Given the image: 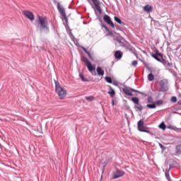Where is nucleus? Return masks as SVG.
Here are the masks:
<instances>
[{
	"label": "nucleus",
	"instance_id": "1",
	"mask_svg": "<svg viewBox=\"0 0 181 181\" xmlns=\"http://www.w3.org/2000/svg\"><path fill=\"white\" fill-rule=\"evenodd\" d=\"M38 20L35 21V26L40 32H44V33H49L50 32V28L49 27V21L47 18L37 16Z\"/></svg>",
	"mask_w": 181,
	"mask_h": 181
},
{
	"label": "nucleus",
	"instance_id": "2",
	"mask_svg": "<svg viewBox=\"0 0 181 181\" xmlns=\"http://www.w3.org/2000/svg\"><path fill=\"white\" fill-rule=\"evenodd\" d=\"M151 56L153 57V59L157 60V62H159L160 63H162L164 66H170V63L166 62L163 59V54H162L160 52H159L158 49L156 50V53H151Z\"/></svg>",
	"mask_w": 181,
	"mask_h": 181
},
{
	"label": "nucleus",
	"instance_id": "3",
	"mask_svg": "<svg viewBox=\"0 0 181 181\" xmlns=\"http://www.w3.org/2000/svg\"><path fill=\"white\" fill-rule=\"evenodd\" d=\"M55 90L56 93L58 94V96L61 100H63L67 95V92L66 91V89L62 88L60 86V84L59 82L55 81Z\"/></svg>",
	"mask_w": 181,
	"mask_h": 181
},
{
	"label": "nucleus",
	"instance_id": "4",
	"mask_svg": "<svg viewBox=\"0 0 181 181\" xmlns=\"http://www.w3.org/2000/svg\"><path fill=\"white\" fill-rule=\"evenodd\" d=\"M169 82L168 81V79H163L160 81L159 86H160V91L161 93H166V91H168L169 87H168Z\"/></svg>",
	"mask_w": 181,
	"mask_h": 181
},
{
	"label": "nucleus",
	"instance_id": "5",
	"mask_svg": "<svg viewBox=\"0 0 181 181\" xmlns=\"http://www.w3.org/2000/svg\"><path fill=\"white\" fill-rule=\"evenodd\" d=\"M145 122H144V119H141L137 123V129L140 132H149L148 130V127H144Z\"/></svg>",
	"mask_w": 181,
	"mask_h": 181
},
{
	"label": "nucleus",
	"instance_id": "6",
	"mask_svg": "<svg viewBox=\"0 0 181 181\" xmlns=\"http://www.w3.org/2000/svg\"><path fill=\"white\" fill-rule=\"evenodd\" d=\"M123 91H124V94H126V95L132 96V95H134V94H132V93H139V94H143L139 90L131 88L128 86H125V88H123Z\"/></svg>",
	"mask_w": 181,
	"mask_h": 181
},
{
	"label": "nucleus",
	"instance_id": "7",
	"mask_svg": "<svg viewBox=\"0 0 181 181\" xmlns=\"http://www.w3.org/2000/svg\"><path fill=\"white\" fill-rule=\"evenodd\" d=\"M57 9L61 16H62L64 21L67 22V16L66 15V10H64V7H63V6L60 4V3H58L57 4Z\"/></svg>",
	"mask_w": 181,
	"mask_h": 181
},
{
	"label": "nucleus",
	"instance_id": "8",
	"mask_svg": "<svg viewBox=\"0 0 181 181\" xmlns=\"http://www.w3.org/2000/svg\"><path fill=\"white\" fill-rule=\"evenodd\" d=\"M103 21H105V22L107 23V25H110L113 29L115 28V25H114L112 21H111V17H110V16L105 14L103 16Z\"/></svg>",
	"mask_w": 181,
	"mask_h": 181
},
{
	"label": "nucleus",
	"instance_id": "9",
	"mask_svg": "<svg viewBox=\"0 0 181 181\" xmlns=\"http://www.w3.org/2000/svg\"><path fill=\"white\" fill-rule=\"evenodd\" d=\"M125 175V172L117 169L115 172H113V177L112 179H118L119 177H122Z\"/></svg>",
	"mask_w": 181,
	"mask_h": 181
},
{
	"label": "nucleus",
	"instance_id": "10",
	"mask_svg": "<svg viewBox=\"0 0 181 181\" xmlns=\"http://www.w3.org/2000/svg\"><path fill=\"white\" fill-rule=\"evenodd\" d=\"M23 15H24V16H26L28 19L30 20L31 22H33V21H35V15L33 14V13L29 11H23Z\"/></svg>",
	"mask_w": 181,
	"mask_h": 181
},
{
	"label": "nucleus",
	"instance_id": "11",
	"mask_svg": "<svg viewBox=\"0 0 181 181\" xmlns=\"http://www.w3.org/2000/svg\"><path fill=\"white\" fill-rule=\"evenodd\" d=\"M86 66L88 67V70H89L90 73H91L93 76H97V73L95 72V66H93L91 62H88Z\"/></svg>",
	"mask_w": 181,
	"mask_h": 181
},
{
	"label": "nucleus",
	"instance_id": "12",
	"mask_svg": "<svg viewBox=\"0 0 181 181\" xmlns=\"http://www.w3.org/2000/svg\"><path fill=\"white\" fill-rule=\"evenodd\" d=\"M146 69L148 71H150V74L148 75V81H153L155 76H153V74H152V69H151L149 66H147Z\"/></svg>",
	"mask_w": 181,
	"mask_h": 181
},
{
	"label": "nucleus",
	"instance_id": "13",
	"mask_svg": "<svg viewBox=\"0 0 181 181\" xmlns=\"http://www.w3.org/2000/svg\"><path fill=\"white\" fill-rule=\"evenodd\" d=\"M122 52L117 50L115 52V59H118L119 60L120 59H122Z\"/></svg>",
	"mask_w": 181,
	"mask_h": 181
},
{
	"label": "nucleus",
	"instance_id": "14",
	"mask_svg": "<svg viewBox=\"0 0 181 181\" xmlns=\"http://www.w3.org/2000/svg\"><path fill=\"white\" fill-rule=\"evenodd\" d=\"M144 10L145 12H146L147 13H151V12H152V6H150L149 4H146V5L144 7Z\"/></svg>",
	"mask_w": 181,
	"mask_h": 181
},
{
	"label": "nucleus",
	"instance_id": "15",
	"mask_svg": "<svg viewBox=\"0 0 181 181\" xmlns=\"http://www.w3.org/2000/svg\"><path fill=\"white\" fill-rule=\"evenodd\" d=\"M96 71L98 76H104V70L103 69V68H101V66H98L96 69Z\"/></svg>",
	"mask_w": 181,
	"mask_h": 181
},
{
	"label": "nucleus",
	"instance_id": "16",
	"mask_svg": "<svg viewBox=\"0 0 181 181\" xmlns=\"http://www.w3.org/2000/svg\"><path fill=\"white\" fill-rule=\"evenodd\" d=\"M109 87L110 90L108 91V94H110V97H114V95H115V90L112 89V87H111L110 86H109Z\"/></svg>",
	"mask_w": 181,
	"mask_h": 181
},
{
	"label": "nucleus",
	"instance_id": "17",
	"mask_svg": "<svg viewBox=\"0 0 181 181\" xmlns=\"http://www.w3.org/2000/svg\"><path fill=\"white\" fill-rule=\"evenodd\" d=\"M114 20L115 21V22L119 23V25H125V23L124 22H122V21H121V18H119L117 16L114 17Z\"/></svg>",
	"mask_w": 181,
	"mask_h": 181
},
{
	"label": "nucleus",
	"instance_id": "18",
	"mask_svg": "<svg viewBox=\"0 0 181 181\" xmlns=\"http://www.w3.org/2000/svg\"><path fill=\"white\" fill-rule=\"evenodd\" d=\"M81 62H83V63H86V65H88V63H90V61H88V59L86 57H81Z\"/></svg>",
	"mask_w": 181,
	"mask_h": 181
},
{
	"label": "nucleus",
	"instance_id": "19",
	"mask_svg": "<svg viewBox=\"0 0 181 181\" xmlns=\"http://www.w3.org/2000/svg\"><path fill=\"white\" fill-rule=\"evenodd\" d=\"M134 108H136L137 110H139V111H142V110H144V107L142 106V105L139 103L136 104V105L134 106Z\"/></svg>",
	"mask_w": 181,
	"mask_h": 181
},
{
	"label": "nucleus",
	"instance_id": "20",
	"mask_svg": "<svg viewBox=\"0 0 181 181\" xmlns=\"http://www.w3.org/2000/svg\"><path fill=\"white\" fill-rule=\"evenodd\" d=\"M105 81H107V83H109L110 84H112V78H111V77L105 76Z\"/></svg>",
	"mask_w": 181,
	"mask_h": 181
},
{
	"label": "nucleus",
	"instance_id": "21",
	"mask_svg": "<svg viewBox=\"0 0 181 181\" xmlns=\"http://www.w3.org/2000/svg\"><path fill=\"white\" fill-rule=\"evenodd\" d=\"M132 101L134 103V104H138L139 103V98L136 97L132 98Z\"/></svg>",
	"mask_w": 181,
	"mask_h": 181
},
{
	"label": "nucleus",
	"instance_id": "22",
	"mask_svg": "<svg viewBox=\"0 0 181 181\" xmlns=\"http://www.w3.org/2000/svg\"><path fill=\"white\" fill-rule=\"evenodd\" d=\"M79 77L81 78L82 81H88V79L84 77V75H83L81 73L79 74Z\"/></svg>",
	"mask_w": 181,
	"mask_h": 181
},
{
	"label": "nucleus",
	"instance_id": "23",
	"mask_svg": "<svg viewBox=\"0 0 181 181\" xmlns=\"http://www.w3.org/2000/svg\"><path fill=\"white\" fill-rule=\"evenodd\" d=\"M100 26L102 28H104L106 30V32H110V28H108V27H107V25H105L104 23H103V21H101L100 23Z\"/></svg>",
	"mask_w": 181,
	"mask_h": 181
},
{
	"label": "nucleus",
	"instance_id": "24",
	"mask_svg": "<svg viewBox=\"0 0 181 181\" xmlns=\"http://www.w3.org/2000/svg\"><path fill=\"white\" fill-rule=\"evenodd\" d=\"M69 36L73 42H76V37L73 35V33H71V30L69 31Z\"/></svg>",
	"mask_w": 181,
	"mask_h": 181
},
{
	"label": "nucleus",
	"instance_id": "25",
	"mask_svg": "<svg viewBox=\"0 0 181 181\" xmlns=\"http://www.w3.org/2000/svg\"><path fill=\"white\" fill-rule=\"evenodd\" d=\"M146 107L148 108H151V109H153V108H156V105L153 103V104H148L146 105Z\"/></svg>",
	"mask_w": 181,
	"mask_h": 181
},
{
	"label": "nucleus",
	"instance_id": "26",
	"mask_svg": "<svg viewBox=\"0 0 181 181\" xmlns=\"http://www.w3.org/2000/svg\"><path fill=\"white\" fill-rule=\"evenodd\" d=\"M155 104L156 105H162L163 104V100H158L157 101L155 102Z\"/></svg>",
	"mask_w": 181,
	"mask_h": 181
},
{
	"label": "nucleus",
	"instance_id": "27",
	"mask_svg": "<svg viewBox=\"0 0 181 181\" xmlns=\"http://www.w3.org/2000/svg\"><path fill=\"white\" fill-rule=\"evenodd\" d=\"M159 128H160V129H166V124H165V123H161L160 125H159Z\"/></svg>",
	"mask_w": 181,
	"mask_h": 181
},
{
	"label": "nucleus",
	"instance_id": "28",
	"mask_svg": "<svg viewBox=\"0 0 181 181\" xmlns=\"http://www.w3.org/2000/svg\"><path fill=\"white\" fill-rule=\"evenodd\" d=\"M95 6L97 11L99 12V13H101V12H103V10H101V7L100 6V5L98 4Z\"/></svg>",
	"mask_w": 181,
	"mask_h": 181
},
{
	"label": "nucleus",
	"instance_id": "29",
	"mask_svg": "<svg viewBox=\"0 0 181 181\" xmlns=\"http://www.w3.org/2000/svg\"><path fill=\"white\" fill-rule=\"evenodd\" d=\"M170 101L171 103H176V101H177V98H176V96H172Z\"/></svg>",
	"mask_w": 181,
	"mask_h": 181
},
{
	"label": "nucleus",
	"instance_id": "30",
	"mask_svg": "<svg viewBox=\"0 0 181 181\" xmlns=\"http://www.w3.org/2000/svg\"><path fill=\"white\" fill-rule=\"evenodd\" d=\"M86 100H87V101H93L94 98L93 96H86Z\"/></svg>",
	"mask_w": 181,
	"mask_h": 181
},
{
	"label": "nucleus",
	"instance_id": "31",
	"mask_svg": "<svg viewBox=\"0 0 181 181\" xmlns=\"http://www.w3.org/2000/svg\"><path fill=\"white\" fill-rule=\"evenodd\" d=\"M147 102H148V103H153V98H152V96H149V97L147 98Z\"/></svg>",
	"mask_w": 181,
	"mask_h": 181
},
{
	"label": "nucleus",
	"instance_id": "32",
	"mask_svg": "<svg viewBox=\"0 0 181 181\" xmlns=\"http://www.w3.org/2000/svg\"><path fill=\"white\" fill-rule=\"evenodd\" d=\"M165 177L168 181H170V175H169V172H165Z\"/></svg>",
	"mask_w": 181,
	"mask_h": 181
},
{
	"label": "nucleus",
	"instance_id": "33",
	"mask_svg": "<svg viewBox=\"0 0 181 181\" xmlns=\"http://www.w3.org/2000/svg\"><path fill=\"white\" fill-rule=\"evenodd\" d=\"M132 64L134 67H136V66H138V61H133Z\"/></svg>",
	"mask_w": 181,
	"mask_h": 181
},
{
	"label": "nucleus",
	"instance_id": "34",
	"mask_svg": "<svg viewBox=\"0 0 181 181\" xmlns=\"http://www.w3.org/2000/svg\"><path fill=\"white\" fill-rule=\"evenodd\" d=\"M117 42H118V43H119L120 45H124V42H122V40H121V38H117Z\"/></svg>",
	"mask_w": 181,
	"mask_h": 181
},
{
	"label": "nucleus",
	"instance_id": "35",
	"mask_svg": "<svg viewBox=\"0 0 181 181\" xmlns=\"http://www.w3.org/2000/svg\"><path fill=\"white\" fill-rule=\"evenodd\" d=\"M81 49H83V52H85V53H86V54H88V53H90L87 49H86V47H81Z\"/></svg>",
	"mask_w": 181,
	"mask_h": 181
},
{
	"label": "nucleus",
	"instance_id": "36",
	"mask_svg": "<svg viewBox=\"0 0 181 181\" xmlns=\"http://www.w3.org/2000/svg\"><path fill=\"white\" fill-rule=\"evenodd\" d=\"M88 57L90 59V60H94V58L93 57V56L91 55V54L90 52H88Z\"/></svg>",
	"mask_w": 181,
	"mask_h": 181
},
{
	"label": "nucleus",
	"instance_id": "37",
	"mask_svg": "<svg viewBox=\"0 0 181 181\" xmlns=\"http://www.w3.org/2000/svg\"><path fill=\"white\" fill-rule=\"evenodd\" d=\"M146 134H149L150 135H151L152 136H155V134L151 132V131L148 130V132H146Z\"/></svg>",
	"mask_w": 181,
	"mask_h": 181
},
{
	"label": "nucleus",
	"instance_id": "38",
	"mask_svg": "<svg viewBox=\"0 0 181 181\" xmlns=\"http://www.w3.org/2000/svg\"><path fill=\"white\" fill-rule=\"evenodd\" d=\"M92 1H93V4L95 5V6H96V5H98L97 4V0H92Z\"/></svg>",
	"mask_w": 181,
	"mask_h": 181
},
{
	"label": "nucleus",
	"instance_id": "39",
	"mask_svg": "<svg viewBox=\"0 0 181 181\" xmlns=\"http://www.w3.org/2000/svg\"><path fill=\"white\" fill-rule=\"evenodd\" d=\"M113 86H118V82L114 81L112 83Z\"/></svg>",
	"mask_w": 181,
	"mask_h": 181
},
{
	"label": "nucleus",
	"instance_id": "40",
	"mask_svg": "<svg viewBox=\"0 0 181 181\" xmlns=\"http://www.w3.org/2000/svg\"><path fill=\"white\" fill-rule=\"evenodd\" d=\"M159 146H160V148H161V149H165V146H163V145H162V144H159Z\"/></svg>",
	"mask_w": 181,
	"mask_h": 181
},
{
	"label": "nucleus",
	"instance_id": "41",
	"mask_svg": "<svg viewBox=\"0 0 181 181\" xmlns=\"http://www.w3.org/2000/svg\"><path fill=\"white\" fill-rule=\"evenodd\" d=\"M105 170V165H103V173H104V171Z\"/></svg>",
	"mask_w": 181,
	"mask_h": 181
},
{
	"label": "nucleus",
	"instance_id": "42",
	"mask_svg": "<svg viewBox=\"0 0 181 181\" xmlns=\"http://www.w3.org/2000/svg\"><path fill=\"white\" fill-rule=\"evenodd\" d=\"M143 53H144V54H146V51L144 50V51H143Z\"/></svg>",
	"mask_w": 181,
	"mask_h": 181
},
{
	"label": "nucleus",
	"instance_id": "43",
	"mask_svg": "<svg viewBox=\"0 0 181 181\" xmlns=\"http://www.w3.org/2000/svg\"><path fill=\"white\" fill-rule=\"evenodd\" d=\"M112 105H114V104H115L114 100H112Z\"/></svg>",
	"mask_w": 181,
	"mask_h": 181
},
{
	"label": "nucleus",
	"instance_id": "44",
	"mask_svg": "<svg viewBox=\"0 0 181 181\" xmlns=\"http://www.w3.org/2000/svg\"><path fill=\"white\" fill-rule=\"evenodd\" d=\"M170 169H172V165H170Z\"/></svg>",
	"mask_w": 181,
	"mask_h": 181
},
{
	"label": "nucleus",
	"instance_id": "45",
	"mask_svg": "<svg viewBox=\"0 0 181 181\" xmlns=\"http://www.w3.org/2000/svg\"><path fill=\"white\" fill-rule=\"evenodd\" d=\"M180 115H181V113H180Z\"/></svg>",
	"mask_w": 181,
	"mask_h": 181
}]
</instances>
